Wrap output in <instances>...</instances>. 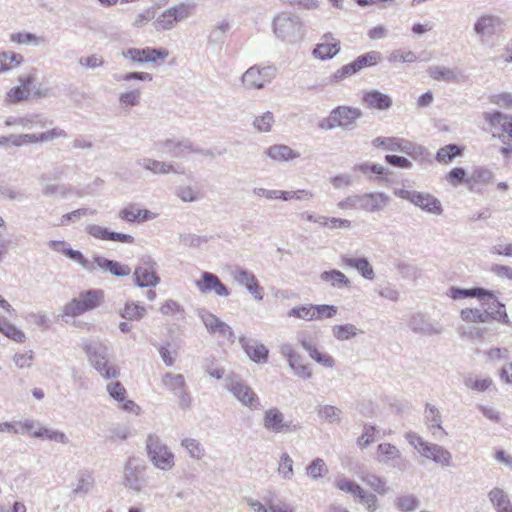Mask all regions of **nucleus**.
Returning a JSON list of instances; mask_svg holds the SVG:
<instances>
[{"instance_id":"43","label":"nucleus","mask_w":512,"mask_h":512,"mask_svg":"<svg viewBox=\"0 0 512 512\" xmlns=\"http://www.w3.org/2000/svg\"><path fill=\"white\" fill-rule=\"evenodd\" d=\"M379 463L389 465L391 462L401 460L400 450L393 444L381 443L377 447Z\"/></svg>"},{"instance_id":"37","label":"nucleus","mask_w":512,"mask_h":512,"mask_svg":"<svg viewBox=\"0 0 512 512\" xmlns=\"http://www.w3.org/2000/svg\"><path fill=\"white\" fill-rule=\"evenodd\" d=\"M50 247L54 251L63 253L71 260L79 263L83 269L91 268V266H89V259L85 258L80 251L67 247V244L64 241H51Z\"/></svg>"},{"instance_id":"32","label":"nucleus","mask_w":512,"mask_h":512,"mask_svg":"<svg viewBox=\"0 0 512 512\" xmlns=\"http://www.w3.org/2000/svg\"><path fill=\"white\" fill-rule=\"evenodd\" d=\"M340 51V42L333 38L332 34L328 33L322 37V42L319 43L313 50V56L321 60L331 59Z\"/></svg>"},{"instance_id":"63","label":"nucleus","mask_w":512,"mask_h":512,"mask_svg":"<svg viewBox=\"0 0 512 512\" xmlns=\"http://www.w3.org/2000/svg\"><path fill=\"white\" fill-rule=\"evenodd\" d=\"M314 304L295 306L289 310L288 316L305 321H314Z\"/></svg>"},{"instance_id":"12","label":"nucleus","mask_w":512,"mask_h":512,"mask_svg":"<svg viewBox=\"0 0 512 512\" xmlns=\"http://www.w3.org/2000/svg\"><path fill=\"white\" fill-rule=\"evenodd\" d=\"M276 76L273 66L254 65L247 69L241 77V82L246 89L260 90L270 83Z\"/></svg>"},{"instance_id":"39","label":"nucleus","mask_w":512,"mask_h":512,"mask_svg":"<svg viewBox=\"0 0 512 512\" xmlns=\"http://www.w3.org/2000/svg\"><path fill=\"white\" fill-rule=\"evenodd\" d=\"M358 477L363 483L370 486L375 492H377L380 495L386 494L389 490V488L386 486L385 481L381 477L367 470H361L358 473Z\"/></svg>"},{"instance_id":"28","label":"nucleus","mask_w":512,"mask_h":512,"mask_svg":"<svg viewBox=\"0 0 512 512\" xmlns=\"http://www.w3.org/2000/svg\"><path fill=\"white\" fill-rule=\"evenodd\" d=\"M239 343L247 356L255 363L262 364L268 360V349L256 340L248 339L245 336L239 337Z\"/></svg>"},{"instance_id":"1","label":"nucleus","mask_w":512,"mask_h":512,"mask_svg":"<svg viewBox=\"0 0 512 512\" xmlns=\"http://www.w3.org/2000/svg\"><path fill=\"white\" fill-rule=\"evenodd\" d=\"M482 118L488 124L489 130L493 137L498 138L503 146L500 153L503 156L512 154V115L503 112L485 111Z\"/></svg>"},{"instance_id":"48","label":"nucleus","mask_w":512,"mask_h":512,"mask_svg":"<svg viewBox=\"0 0 512 512\" xmlns=\"http://www.w3.org/2000/svg\"><path fill=\"white\" fill-rule=\"evenodd\" d=\"M317 415L320 420L333 424L340 423L341 421V410L333 405L324 404L318 405L316 408Z\"/></svg>"},{"instance_id":"20","label":"nucleus","mask_w":512,"mask_h":512,"mask_svg":"<svg viewBox=\"0 0 512 512\" xmlns=\"http://www.w3.org/2000/svg\"><path fill=\"white\" fill-rule=\"evenodd\" d=\"M198 316L210 334H219L231 343L235 341L232 328L216 315L205 309H202L198 311Z\"/></svg>"},{"instance_id":"9","label":"nucleus","mask_w":512,"mask_h":512,"mask_svg":"<svg viewBox=\"0 0 512 512\" xmlns=\"http://www.w3.org/2000/svg\"><path fill=\"white\" fill-rule=\"evenodd\" d=\"M273 32L283 42L295 44L302 40V22L297 16L281 14L273 20Z\"/></svg>"},{"instance_id":"15","label":"nucleus","mask_w":512,"mask_h":512,"mask_svg":"<svg viewBox=\"0 0 512 512\" xmlns=\"http://www.w3.org/2000/svg\"><path fill=\"white\" fill-rule=\"evenodd\" d=\"M502 25L503 20L500 16L484 13L474 22L473 30L481 42L485 43L501 29Z\"/></svg>"},{"instance_id":"19","label":"nucleus","mask_w":512,"mask_h":512,"mask_svg":"<svg viewBox=\"0 0 512 512\" xmlns=\"http://www.w3.org/2000/svg\"><path fill=\"white\" fill-rule=\"evenodd\" d=\"M67 134L64 130L53 128L40 134H11L9 135V142L15 147H21L26 144L49 142L56 138H64Z\"/></svg>"},{"instance_id":"25","label":"nucleus","mask_w":512,"mask_h":512,"mask_svg":"<svg viewBox=\"0 0 512 512\" xmlns=\"http://www.w3.org/2000/svg\"><path fill=\"white\" fill-rule=\"evenodd\" d=\"M51 122L48 118L42 113H28L19 117H8L5 120V125L7 127L11 126H20L23 129H37V128H45Z\"/></svg>"},{"instance_id":"24","label":"nucleus","mask_w":512,"mask_h":512,"mask_svg":"<svg viewBox=\"0 0 512 512\" xmlns=\"http://www.w3.org/2000/svg\"><path fill=\"white\" fill-rule=\"evenodd\" d=\"M408 327L417 334L425 336L439 335L442 327L439 323L432 321L424 314H413L408 320Z\"/></svg>"},{"instance_id":"45","label":"nucleus","mask_w":512,"mask_h":512,"mask_svg":"<svg viewBox=\"0 0 512 512\" xmlns=\"http://www.w3.org/2000/svg\"><path fill=\"white\" fill-rule=\"evenodd\" d=\"M488 498L496 512L512 506L508 494L502 488H492L488 493Z\"/></svg>"},{"instance_id":"3","label":"nucleus","mask_w":512,"mask_h":512,"mask_svg":"<svg viewBox=\"0 0 512 512\" xmlns=\"http://www.w3.org/2000/svg\"><path fill=\"white\" fill-rule=\"evenodd\" d=\"M146 452L150 462L161 471H170L175 466V455L159 436L149 434L146 439Z\"/></svg>"},{"instance_id":"46","label":"nucleus","mask_w":512,"mask_h":512,"mask_svg":"<svg viewBox=\"0 0 512 512\" xmlns=\"http://www.w3.org/2000/svg\"><path fill=\"white\" fill-rule=\"evenodd\" d=\"M342 261L346 266L357 269L366 279H373L375 276L373 268L366 258L343 257Z\"/></svg>"},{"instance_id":"56","label":"nucleus","mask_w":512,"mask_h":512,"mask_svg":"<svg viewBox=\"0 0 512 512\" xmlns=\"http://www.w3.org/2000/svg\"><path fill=\"white\" fill-rule=\"evenodd\" d=\"M328 467L321 458L314 459L307 467L306 474L313 480L320 479L328 473Z\"/></svg>"},{"instance_id":"2","label":"nucleus","mask_w":512,"mask_h":512,"mask_svg":"<svg viewBox=\"0 0 512 512\" xmlns=\"http://www.w3.org/2000/svg\"><path fill=\"white\" fill-rule=\"evenodd\" d=\"M91 365L106 379H114L118 371L114 366L108 365L109 348L99 340H89L82 345Z\"/></svg>"},{"instance_id":"40","label":"nucleus","mask_w":512,"mask_h":512,"mask_svg":"<svg viewBox=\"0 0 512 512\" xmlns=\"http://www.w3.org/2000/svg\"><path fill=\"white\" fill-rule=\"evenodd\" d=\"M0 332L16 343H24L27 339L25 333L20 328L2 316H0Z\"/></svg>"},{"instance_id":"38","label":"nucleus","mask_w":512,"mask_h":512,"mask_svg":"<svg viewBox=\"0 0 512 512\" xmlns=\"http://www.w3.org/2000/svg\"><path fill=\"white\" fill-rule=\"evenodd\" d=\"M89 233L103 240L118 241L123 243L132 242V236L124 233L110 232L102 226H88Z\"/></svg>"},{"instance_id":"35","label":"nucleus","mask_w":512,"mask_h":512,"mask_svg":"<svg viewBox=\"0 0 512 512\" xmlns=\"http://www.w3.org/2000/svg\"><path fill=\"white\" fill-rule=\"evenodd\" d=\"M362 102L369 108L387 110L392 106V99L378 90H369L363 93Z\"/></svg>"},{"instance_id":"17","label":"nucleus","mask_w":512,"mask_h":512,"mask_svg":"<svg viewBox=\"0 0 512 512\" xmlns=\"http://www.w3.org/2000/svg\"><path fill=\"white\" fill-rule=\"evenodd\" d=\"M479 300L484 307L483 312L486 315L485 318L487 323L493 320L503 324H508L510 322L505 305L497 299L492 291L487 290V294Z\"/></svg>"},{"instance_id":"21","label":"nucleus","mask_w":512,"mask_h":512,"mask_svg":"<svg viewBox=\"0 0 512 512\" xmlns=\"http://www.w3.org/2000/svg\"><path fill=\"white\" fill-rule=\"evenodd\" d=\"M231 275L239 285L244 286L248 290L256 301L263 300V289L252 272L236 266Z\"/></svg>"},{"instance_id":"8","label":"nucleus","mask_w":512,"mask_h":512,"mask_svg":"<svg viewBox=\"0 0 512 512\" xmlns=\"http://www.w3.org/2000/svg\"><path fill=\"white\" fill-rule=\"evenodd\" d=\"M361 116L362 111L359 108L339 106L330 112V115L319 124V127L325 130L341 127L345 131H350L356 128V120Z\"/></svg>"},{"instance_id":"54","label":"nucleus","mask_w":512,"mask_h":512,"mask_svg":"<svg viewBox=\"0 0 512 512\" xmlns=\"http://www.w3.org/2000/svg\"><path fill=\"white\" fill-rule=\"evenodd\" d=\"M229 29V22L226 20L221 21L210 31L207 39L208 43L212 45L222 44Z\"/></svg>"},{"instance_id":"41","label":"nucleus","mask_w":512,"mask_h":512,"mask_svg":"<svg viewBox=\"0 0 512 512\" xmlns=\"http://www.w3.org/2000/svg\"><path fill=\"white\" fill-rule=\"evenodd\" d=\"M487 294V289L481 288V287H474L470 289L465 288H459V287H450L447 295L454 299V300H460L465 298H477L480 299Z\"/></svg>"},{"instance_id":"11","label":"nucleus","mask_w":512,"mask_h":512,"mask_svg":"<svg viewBox=\"0 0 512 512\" xmlns=\"http://www.w3.org/2000/svg\"><path fill=\"white\" fill-rule=\"evenodd\" d=\"M121 55L127 61L133 64H157L164 61L169 56V51L166 48H128L121 52Z\"/></svg>"},{"instance_id":"64","label":"nucleus","mask_w":512,"mask_h":512,"mask_svg":"<svg viewBox=\"0 0 512 512\" xmlns=\"http://www.w3.org/2000/svg\"><path fill=\"white\" fill-rule=\"evenodd\" d=\"M486 315L479 308H465L460 311V318L467 323H487Z\"/></svg>"},{"instance_id":"27","label":"nucleus","mask_w":512,"mask_h":512,"mask_svg":"<svg viewBox=\"0 0 512 512\" xmlns=\"http://www.w3.org/2000/svg\"><path fill=\"white\" fill-rule=\"evenodd\" d=\"M196 287L201 293H207L213 291L217 296L227 297L229 296V290L220 281V279L210 272H203L201 279L196 281Z\"/></svg>"},{"instance_id":"7","label":"nucleus","mask_w":512,"mask_h":512,"mask_svg":"<svg viewBox=\"0 0 512 512\" xmlns=\"http://www.w3.org/2000/svg\"><path fill=\"white\" fill-rule=\"evenodd\" d=\"M225 389L231 393L241 405L251 411L260 410L262 408L258 395L238 375H231L225 379Z\"/></svg>"},{"instance_id":"23","label":"nucleus","mask_w":512,"mask_h":512,"mask_svg":"<svg viewBox=\"0 0 512 512\" xmlns=\"http://www.w3.org/2000/svg\"><path fill=\"white\" fill-rule=\"evenodd\" d=\"M157 145L174 158H183L189 154L200 152L188 139H165Z\"/></svg>"},{"instance_id":"42","label":"nucleus","mask_w":512,"mask_h":512,"mask_svg":"<svg viewBox=\"0 0 512 512\" xmlns=\"http://www.w3.org/2000/svg\"><path fill=\"white\" fill-rule=\"evenodd\" d=\"M320 280L328 283L333 288L341 289L350 285L348 277L339 270L324 271L320 274Z\"/></svg>"},{"instance_id":"31","label":"nucleus","mask_w":512,"mask_h":512,"mask_svg":"<svg viewBox=\"0 0 512 512\" xmlns=\"http://www.w3.org/2000/svg\"><path fill=\"white\" fill-rule=\"evenodd\" d=\"M421 456L434 461L441 467H450L452 464V454L443 446L435 443H428Z\"/></svg>"},{"instance_id":"52","label":"nucleus","mask_w":512,"mask_h":512,"mask_svg":"<svg viewBox=\"0 0 512 512\" xmlns=\"http://www.w3.org/2000/svg\"><path fill=\"white\" fill-rule=\"evenodd\" d=\"M294 461L293 459L287 454L282 453L279 459L277 472L278 475L283 480H292L294 477Z\"/></svg>"},{"instance_id":"50","label":"nucleus","mask_w":512,"mask_h":512,"mask_svg":"<svg viewBox=\"0 0 512 512\" xmlns=\"http://www.w3.org/2000/svg\"><path fill=\"white\" fill-rule=\"evenodd\" d=\"M23 61L24 58L21 54L12 51L0 52V73L7 72L13 67L19 66Z\"/></svg>"},{"instance_id":"60","label":"nucleus","mask_w":512,"mask_h":512,"mask_svg":"<svg viewBox=\"0 0 512 512\" xmlns=\"http://www.w3.org/2000/svg\"><path fill=\"white\" fill-rule=\"evenodd\" d=\"M145 314L146 308L144 306L131 302L126 303L121 316L127 320L139 321L145 316Z\"/></svg>"},{"instance_id":"62","label":"nucleus","mask_w":512,"mask_h":512,"mask_svg":"<svg viewBox=\"0 0 512 512\" xmlns=\"http://www.w3.org/2000/svg\"><path fill=\"white\" fill-rule=\"evenodd\" d=\"M32 435L35 438H47L62 444H67L69 442L67 436L63 432L49 428H40L34 431Z\"/></svg>"},{"instance_id":"51","label":"nucleus","mask_w":512,"mask_h":512,"mask_svg":"<svg viewBox=\"0 0 512 512\" xmlns=\"http://www.w3.org/2000/svg\"><path fill=\"white\" fill-rule=\"evenodd\" d=\"M142 91L138 88L127 90L119 95V104L124 110L138 106L141 102Z\"/></svg>"},{"instance_id":"14","label":"nucleus","mask_w":512,"mask_h":512,"mask_svg":"<svg viewBox=\"0 0 512 512\" xmlns=\"http://www.w3.org/2000/svg\"><path fill=\"white\" fill-rule=\"evenodd\" d=\"M397 195L405 200L410 201L422 210L433 214H441L442 207L440 201L434 196L412 190L400 189Z\"/></svg>"},{"instance_id":"58","label":"nucleus","mask_w":512,"mask_h":512,"mask_svg":"<svg viewBox=\"0 0 512 512\" xmlns=\"http://www.w3.org/2000/svg\"><path fill=\"white\" fill-rule=\"evenodd\" d=\"M10 41L17 44H33L35 46L41 45L45 42L43 37L36 36L30 32H19L10 35Z\"/></svg>"},{"instance_id":"57","label":"nucleus","mask_w":512,"mask_h":512,"mask_svg":"<svg viewBox=\"0 0 512 512\" xmlns=\"http://www.w3.org/2000/svg\"><path fill=\"white\" fill-rule=\"evenodd\" d=\"M181 446L187 451L188 455L194 459H201L204 456V447L194 438H184Z\"/></svg>"},{"instance_id":"22","label":"nucleus","mask_w":512,"mask_h":512,"mask_svg":"<svg viewBox=\"0 0 512 512\" xmlns=\"http://www.w3.org/2000/svg\"><path fill=\"white\" fill-rule=\"evenodd\" d=\"M89 266H91V268H84L88 272L100 269L103 272H109L116 277L128 276L131 272L129 266L102 256H94L92 259H89Z\"/></svg>"},{"instance_id":"16","label":"nucleus","mask_w":512,"mask_h":512,"mask_svg":"<svg viewBox=\"0 0 512 512\" xmlns=\"http://www.w3.org/2000/svg\"><path fill=\"white\" fill-rule=\"evenodd\" d=\"M162 384L179 398V406L186 410L191 406V397L187 392L185 378L182 374L166 373L162 377Z\"/></svg>"},{"instance_id":"47","label":"nucleus","mask_w":512,"mask_h":512,"mask_svg":"<svg viewBox=\"0 0 512 512\" xmlns=\"http://www.w3.org/2000/svg\"><path fill=\"white\" fill-rule=\"evenodd\" d=\"M34 427V421L31 419H25L24 421H5L0 422V433H12L19 434L24 431H31Z\"/></svg>"},{"instance_id":"10","label":"nucleus","mask_w":512,"mask_h":512,"mask_svg":"<svg viewBox=\"0 0 512 512\" xmlns=\"http://www.w3.org/2000/svg\"><path fill=\"white\" fill-rule=\"evenodd\" d=\"M263 428L273 434L294 433L299 426L292 419H286L285 414L277 407H270L263 412Z\"/></svg>"},{"instance_id":"33","label":"nucleus","mask_w":512,"mask_h":512,"mask_svg":"<svg viewBox=\"0 0 512 512\" xmlns=\"http://www.w3.org/2000/svg\"><path fill=\"white\" fill-rule=\"evenodd\" d=\"M264 154L271 160L283 163L300 157V153L284 144H274L265 149Z\"/></svg>"},{"instance_id":"34","label":"nucleus","mask_w":512,"mask_h":512,"mask_svg":"<svg viewBox=\"0 0 512 512\" xmlns=\"http://www.w3.org/2000/svg\"><path fill=\"white\" fill-rule=\"evenodd\" d=\"M389 203V197L383 192L362 194L361 210L367 212H378L383 210Z\"/></svg>"},{"instance_id":"53","label":"nucleus","mask_w":512,"mask_h":512,"mask_svg":"<svg viewBox=\"0 0 512 512\" xmlns=\"http://www.w3.org/2000/svg\"><path fill=\"white\" fill-rule=\"evenodd\" d=\"M462 148L456 144H448L440 148L436 154V160L442 164L450 163L456 156L460 155Z\"/></svg>"},{"instance_id":"49","label":"nucleus","mask_w":512,"mask_h":512,"mask_svg":"<svg viewBox=\"0 0 512 512\" xmlns=\"http://www.w3.org/2000/svg\"><path fill=\"white\" fill-rule=\"evenodd\" d=\"M382 60V54L379 51H369L363 55L358 56L353 62L357 72L365 67H372L377 65Z\"/></svg>"},{"instance_id":"13","label":"nucleus","mask_w":512,"mask_h":512,"mask_svg":"<svg viewBox=\"0 0 512 512\" xmlns=\"http://www.w3.org/2000/svg\"><path fill=\"white\" fill-rule=\"evenodd\" d=\"M375 147H385L391 151H399L417 159L424 155L425 148L409 140L395 137H377L372 141Z\"/></svg>"},{"instance_id":"61","label":"nucleus","mask_w":512,"mask_h":512,"mask_svg":"<svg viewBox=\"0 0 512 512\" xmlns=\"http://www.w3.org/2000/svg\"><path fill=\"white\" fill-rule=\"evenodd\" d=\"M417 60L418 56L411 50L396 49L388 56V61L390 63H413Z\"/></svg>"},{"instance_id":"6","label":"nucleus","mask_w":512,"mask_h":512,"mask_svg":"<svg viewBox=\"0 0 512 512\" xmlns=\"http://www.w3.org/2000/svg\"><path fill=\"white\" fill-rule=\"evenodd\" d=\"M196 5L189 2H180L163 11L154 21L157 31H167L175 28L176 24L192 17Z\"/></svg>"},{"instance_id":"44","label":"nucleus","mask_w":512,"mask_h":512,"mask_svg":"<svg viewBox=\"0 0 512 512\" xmlns=\"http://www.w3.org/2000/svg\"><path fill=\"white\" fill-rule=\"evenodd\" d=\"M95 486V479L92 474L84 472L79 474L75 487L72 489L73 496L84 497L89 494Z\"/></svg>"},{"instance_id":"55","label":"nucleus","mask_w":512,"mask_h":512,"mask_svg":"<svg viewBox=\"0 0 512 512\" xmlns=\"http://www.w3.org/2000/svg\"><path fill=\"white\" fill-rule=\"evenodd\" d=\"M332 333L337 340L345 341L357 336L359 329L353 324L335 325Z\"/></svg>"},{"instance_id":"4","label":"nucleus","mask_w":512,"mask_h":512,"mask_svg":"<svg viewBox=\"0 0 512 512\" xmlns=\"http://www.w3.org/2000/svg\"><path fill=\"white\" fill-rule=\"evenodd\" d=\"M103 299L101 290H88L64 305L61 317L65 322L100 306Z\"/></svg>"},{"instance_id":"5","label":"nucleus","mask_w":512,"mask_h":512,"mask_svg":"<svg viewBox=\"0 0 512 512\" xmlns=\"http://www.w3.org/2000/svg\"><path fill=\"white\" fill-rule=\"evenodd\" d=\"M147 466L145 462L136 456H130L123 467V485L136 493L143 491L148 486Z\"/></svg>"},{"instance_id":"59","label":"nucleus","mask_w":512,"mask_h":512,"mask_svg":"<svg viewBox=\"0 0 512 512\" xmlns=\"http://www.w3.org/2000/svg\"><path fill=\"white\" fill-rule=\"evenodd\" d=\"M426 420L431 423V428H435L441 431L444 435H447L445 430L442 427V417L438 408L430 403L426 404V412H425Z\"/></svg>"},{"instance_id":"36","label":"nucleus","mask_w":512,"mask_h":512,"mask_svg":"<svg viewBox=\"0 0 512 512\" xmlns=\"http://www.w3.org/2000/svg\"><path fill=\"white\" fill-rule=\"evenodd\" d=\"M493 179V173L486 168H477L467 177L466 184L471 191H480L479 186L489 184Z\"/></svg>"},{"instance_id":"30","label":"nucleus","mask_w":512,"mask_h":512,"mask_svg":"<svg viewBox=\"0 0 512 512\" xmlns=\"http://www.w3.org/2000/svg\"><path fill=\"white\" fill-rule=\"evenodd\" d=\"M156 214L147 209H141L138 204H128L119 211V218L127 222H145L155 219Z\"/></svg>"},{"instance_id":"29","label":"nucleus","mask_w":512,"mask_h":512,"mask_svg":"<svg viewBox=\"0 0 512 512\" xmlns=\"http://www.w3.org/2000/svg\"><path fill=\"white\" fill-rule=\"evenodd\" d=\"M427 72L432 79L437 81L461 83L466 79L463 72L441 65H432L428 68Z\"/></svg>"},{"instance_id":"26","label":"nucleus","mask_w":512,"mask_h":512,"mask_svg":"<svg viewBox=\"0 0 512 512\" xmlns=\"http://www.w3.org/2000/svg\"><path fill=\"white\" fill-rule=\"evenodd\" d=\"M137 165L156 175H166L169 173L184 174V168L181 166H175L170 162H163L148 157L137 160Z\"/></svg>"},{"instance_id":"18","label":"nucleus","mask_w":512,"mask_h":512,"mask_svg":"<svg viewBox=\"0 0 512 512\" xmlns=\"http://www.w3.org/2000/svg\"><path fill=\"white\" fill-rule=\"evenodd\" d=\"M135 284L138 287H155L160 278L156 274V263L150 257L141 260V264L134 271Z\"/></svg>"}]
</instances>
